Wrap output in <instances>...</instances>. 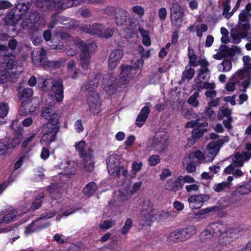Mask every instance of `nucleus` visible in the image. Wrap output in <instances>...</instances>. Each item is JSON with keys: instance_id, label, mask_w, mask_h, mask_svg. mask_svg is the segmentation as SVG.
Returning a JSON list of instances; mask_svg holds the SVG:
<instances>
[{"instance_id": "1", "label": "nucleus", "mask_w": 251, "mask_h": 251, "mask_svg": "<svg viewBox=\"0 0 251 251\" xmlns=\"http://www.w3.org/2000/svg\"><path fill=\"white\" fill-rule=\"evenodd\" d=\"M75 45L81 50L79 53L80 66L83 69L87 70L90 65V48H92L95 45H87L80 39L75 40Z\"/></svg>"}, {"instance_id": "2", "label": "nucleus", "mask_w": 251, "mask_h": 251, "mask_svg": "<svg viewBox=\"0 0 251 251\" xmlns=\"http://www.w3.org/2000/svg\"><path fill=\"white\" fill-rule=\"evenodd\" d=\"M59 129V123H47L42 128L41 142L49 145L54 141Z\"/></svg>"}, {"instance_id": "3", "label": "nucleus", "mask_w": 251, "mask_h": 251, "mask_svg": "<svg viewBox=\"0 0 251 251\" xmlns=\"http://www.w3.org/2000/svg\"><path fill=\"white\" fill-rule=\"evenodd\" d=\"M226 231V226L220 223L210 224L202 233V236L205 239H211L212 237H218L224 235Z\"/></svg>"}, {"instance_id": "4", "label": "nucleus", "mask_w": 251, "mask_h": 251, "mask_svg": "<svg viewBox=\"0 0 251 251\" xmlns=\"http://www.w3.org/2000/svg\"><path fill=\"white\" fill-rule=\"evenodd\" d=\"M171 18L174 20L173 23L177 27H180L182 23V18L184 15V10L177 3H173L170 7Z\"/></svg>"}, {"instance_id": "5", "label": "nucleus", "mask_w": 251, "mask_h": 251, "mask_svg": "<svg viewBox=\"0 0 251 251\" xmlns=\"http://www.w3.org/2000/svg\"><path fill=\"white\" fill-rule=\"evenodd\" d=\"M116 76L113 73L106 74L103 77V89L109 95L113 94L116 89Z\"/></svg>"}, {"instance_id": "6", "label": "nucleus", "mask_w": 251, "mask_h": 251, "mask_svg": "<svg viewBox=\"0 0 251 251\" xmlns=\"http://www.w3.org/2000/svg\"><path fill=\"white\" fill-rule=\"evenodd\" d=\"M167 139L168 135L166 133L163 132L156 133L152 141L153 148L158 151H163L168 145Z\"/></svg>"}, {"instance_id": "7", "label": "nucleus", "mask_w": 251, "mask_h": 251, "mask_svg": "<svg viewBox=\"0 0 251 251\" xmlns=\"http://www.w3.org/2000/svg\"><path fill=\"white\" fill-rule=\"evenodd\" d=\"M87 99L90 111L94 114H98L100 110V102L98 93L87 94Z\"/></svg>"}, {"instance_id": "8", "label": "nucleus", "mask_w": 251, "mask_h": 251, "mask_svg": "<svg viewBox=\"0 0 251 251\" xmlns=\"http://www.w3.org/2000/svg\"><path fill=\"white\" fill-rule=\"evenodd\" d=\"M35 1L39 7H43L45 5L50 9L54 8L56 10L67 8L66 4L60 0H35Z\"/></svg>"}, {"instance_id": "9", "label": "nucleus", "mask_w": 251, "mask_h": 251, "mask_svg": "<svg viewBox=\"0 0 251 251\" xmlns=\"http://www.w3.org/2000/svg\"><path fill=\"white\" fill-rule=\"evenodd\" d=\"M225 143L223 139H219L217 141L209 143L205 151V154L211 159H213L219 152L220 148Z\"/></svg>"}, {"instance_id": "10", "label": "nucleus", "mask_w": 251, "mask_h": 251, "mask_svg": "<svg viewBox=\"0 0 251 251\" xmlns=\"http://www.w3.org/2000/svg\"><path fill=\"white\" fill-rule=\"evenodd\" d=\"M120 75L119 82L120 86L126 85L135 74L136 69L131 66L123 68Z\"/></svg>"}, {"instance_id": "11", "label": "nucleus", "mask_w": 251, "mask_h": 251, "mask_svg": "<svg viewBox=\"0 0 251 251\" xmlns=\"http://www.w3.org/2000/svg\"><path fill=\"white\" fill-rule=\"evenodd\" d=\"M210 198L206 194H200L190 196L188 200L190 206L193 209H199L202 206L204 201H207Z\"/></svg>"}, {"instance_id": "12", "label": "nucleus", "mask_w": 251, "mask_h": 251, "mask_svg": "<svg viewBox=\"0 0 251 251\" xmlns=\"http://www.w3.org/2000/svg\"><path fill=\"white\" fill-rule=\"evenodd\" d=\"M41 116L46 120H48L47 123H59L60 116L57 111L49 107L43 108Z\"/></svg>"}, {"instance_id": "13", "label": "nucleus", "mask_w": 251, "mask_h": 251, "mask_svg": "<svg viewBox=\"0 0 251 251\" xmlns=\"http://www.w3.org/2000/svg\"><path fill=\"white\" fill-rule=\"evenodd\" d=\"M231 111L228 108H221L220 111L218 114V118L219 120H223V124L225 126L227 129L231 128V123L232 121V118L231 117Z\"/></svg>"}, {"instance_id": "14", "label": "nucleus", "mask_w": 251, "mask_h": 251, "mask_svg": "<svg viewBox=\"0 0 251 251\" xmlns=\"http://www.w3.org/2000/svg\"><path fill=\"white\" fill-rule=\"evenodd\" d=\"M124 52L122 50H116L111 52L108 58V67L111 69L115 68L123 56Z\"/></svg>"}, {"instance_id": "15", "label": "nucleus", "mask_w": 251, "mask_h": 251, "mask_svg": "<svg viewBox=\"0 0 251 251\" xmlns=\"http://www.w3.org/2000/svg\"><path fill=\"white\" fill-rule=\"evenodd\" d=\"M28 18L39 26L43 27L46 24V20L44 14L36 10H32L29 13Z\"/></svg>"}, {"instance_id": "16", "label": "nucleus", "mask_w": 251, "mask_h": 251, "mask_svg": "<svg viewBox=\"0 0 251 251\" xmlns=\"http://www.w3.org/2000/svg\"><path fill=\"white\" fill-rule=\"evenodd\" d=\"M51 90L54 92L56 101L60 102L63 98V82L61 79L54 80L51 86Z\"/></svg>"}, {"instance_id": "17", "label": "nucleus", "mask_w": 251, "mask_h": 251, "mask_svg": "<svg viewBox=\"0 0 251 251\" xmlns=\"http://www.w3.org/2000/svg\"><path fill=\"white\" fill-rule=\"evenodd\" d=\"M114 19L117 25H125L129 19L128 14L123 9L117 8L114 15Z\"/></svg>"}, {"instance_id": "18", "label": "nucleus", "mask_w": 251, "mask_h": 251, "mask_svg": "<svg viewBox=\"0 0 251 251\" xmlns=\"http://www.w3.org/2000/svg\"><path fill=\"white\" fill-rule=\"evenodd\" d=\"M251 157V152L250 151H243L240 153H235L233 158V163L236 166H242L244 161L249 160Z\"/></svg>"}, {"instance_id": "19", "label": "nucleus", "mask_w": 251, "mask_h": 251, "mask_svg": "<svg viewBox=\"0 0 251 251\" xmlns=\"http://www.w3.org/2000/svg\"><path fill=\"white\" fill-rule=\"evenodd\" d=\"M103 25L100 23H94L93 25H87L82 27V30L91 35H97L100 37Z\"/></svg>"}, {"instance_id": "20", "label": "nucleus", "mask_w": 251, "mask_h": 251, "mask_svg": "<svg viewBox=\"0 0 251 251\" xmlns=\"http://www.w3.org/2000/svg\"><path fill=\"white\" fill-rule=\"evenodd\" d=\"M143 209L141 210V215L143 220L147 222L150 221L153 214L152 206L149 201H145L143 203Z\"/></svg>"}, {"instance_id": "21", "label": "nucleus", "mask_w": 251, "mask_h": 251, "mask_svg": "<svg viewBox=\"0 0 251 251\" xmlns=\"http://www.w3.org/2000/svg\"><path fill=\"white\" fill-rule=\"evenodd\" d=\"M92 151L89 149L88 151L83 154V167L86 172H92L94 169V161Z\"/></svg>"}, {"instance_id": "22", "label": "nucleus", "mask_w": 251, "mask_h": 251, "mask_svg": "<svg viewBox=\"0 0 251 251\" xmlns=\"http://www.w3.org/2000/svg\"><path fill=\"white\" fill-rule=\"evenodd\" d=\"M20 140L19 139H15V138L8 139L7 143H0V152L1 154H4L6 151L9 149H14L15 147L20 144Z\"/></svg>"}, {"instance_id": "23", "label": "nucleus", "mask_w": 251, "mask_h": 251, "mask_svg": "<svg viewBox=\"0 0 251 251\" xmlns=\"http://www.w3.org/2000/svg\"><path fill=\"white\" fill-rule=\"evenodd\" d=\"M150 113L149 107L147 106L141 109L136 119V124L138 127H141L145 124Z\"/></svg>"}, {"instance_id": "24", "label": "nucleus", "mask_w": 251, "mask_h": 251, "mask_svg": "<svg viewBox=\"0 0 251 251\" xmlns=\"http://www.w3.org/2000/svg\"><path fill=\"white\" fill-rule=\"evenodd\" d=\"M35 107L32 108L31 101H23L19 107V113L20 116H26L34 111Z\"/></svg>"}, {"instance_id": "25", "label": "nucleus", "mask_w": 251, "mask_h": 251, "mask_svg": "<svg viewBox=\"0 0 251 251\" xmlns=\"http://www.w3.org/2000/svg\"><path fill=\"white\" fill-rule=\"evenodd\" d=\"M181 177H177L175 181L168 180L165 185L166 189L176 192L183 186V183L180 182Z\"/></svg>"}, {"instance_id": "26", "label": "nucleus", "mask_w": 251, "mask_h": 251, "mask_svg": "<svg viewBox=\"0 0 251 251\" xmlns=\"http://www.w3.org/2000/svg\"><path fill=\"white\" fill-rule=\"evenodd\" d=\"M20 19L19 13L13 9L5 16V22L8 25H15Z\"/></svg>"}, {"instance_id": "27", "label": "nucleus", "mask_w": 251, "mask_h": 251, "mask_svg": "<svg viewBox=\"0 0 251 251\" xmlns=\"http://www.w3.org/2000/svg\"><path fill=\"white\" fill-rule=\"evenodd\" d=\"M236 235L235 232H232L231 229L226 228V231L224 235H222L223 237L220 240V243L222 245H227L230 244L235 238Z\"/></svg>"}, {"instance_id": "28", "label": "nucleus", "mask_w": 251, "mask_h": 251, "mask_svg": "<svg viewBox=\"0 0 251 251\" xmlns=\"http://www.w3.org/2000/svg\"><path fill=\"white\" fill-rule=\"evenodd\" d=\"M4 67L5 69L8 70L12 69L16 65L15 56L13 53H8L4 56Z\"/></svg>"}, {"instance_id": "29", "label": "nucleus", "mask_w": 251, "mask_h": 251, "mask_svg": "<svg viewBox=\"0 0 251 251\" xmlns=\"http://www.w3.org/2000/svg\"><path fill=\"white\" fill-rule=\"evenodd\" d=\"M99 80L95 77L92 80L89 81L82 87V90L85 91L87 94L93 92H97L95 89L98 86Z\"/></svg>"}, {"instance_id": "30", "label": "nucleus", "mask_w": 251, "mask_h": 251, "mask_svg": "<svg viewBox=\"0 0 251 251\" xmlns=\"http://www.w3.org/2000/svg\"><path fill=\"white\" fill-rule=\"evenodd\" d=\"M181 237L183 241L189 239L196 233L193 226H189L184 228L179 229Z\"/></svg>"}, {"instance_id": "31", "label": "nucleus", "mask_w": 251, "mask_h": 251, "mask_svg": "<svg viewBox=\"0 0 251 251\" xmlns=\"http://www.w3.org/2000/svg\"><path fill=\"white\" fill-rule=\"evenodd\" d=\"M21 26L25 30H28L31 33H33L38 30L36 24L29 20L28 18L24 20L21 23Z\"/></svg>"}, {"instance_id": "32", "label": "nucleus", "mask_w": 251, "mask_h": 251, "mask_svg": "<svg viewBox=\"0 0 251 251\" xmlns=\"http://www.w3.org/2000/svg\"><path fill=\"white\" fill-rule=\"evenodd\" d=\"M201 64L202 68L199 70V73L197 77L195 79V82H197V81H201L202 79H205L206 74L209 72V71L207 68V66L209 64L208 62L205 60H202Z\"/></svg>"}, {"instance_id": "33", "label": "nucleus", "mask_w": 251, "mask_h": 251, "mask_svg": "<svg viewBox=\"0 0 251 251\" xmlns=\"http://www.w3.org/2000/svg\"><path fill=\"white\" fill-rule=\"evenodd\" d=\"M234 164H231L225 169L226 174H232L235 177H239L243 176L242 172Z\"/></svg>"}, {"instance_id": "34", "label": "nucleus", "mask_w": 251, "mask_h": 251, "mask_svg": "<svg viewBox=\"0 0 251 251\" xmlns=\"http://www.w3.org/2000/svg\"><path fill=\"white\" fill-rule=\"evenodd\" d=\"M48 190L54 199L59 197L60 194L63 191V189L58 184H52L48 187Z\"/></svg>"}, {"instance_id": "35", "label": "nucleus", "mask_w": 251, "mask_h": 251, "mask_svg": "<svg viewBox=\"0 0 251 251\" xmlns=\"http://www.w3.org/2000/svg\"><path fill=\"white\" fill-rule=\"evenodd\" d=\"M18 91L21 99H28L33 95V90L31 88L28 87L25 88L22 85L19 87Z\"/></svg>"}, {"instance_id": "36", "label": "nucleus", "mask_w": 251, "mask_h": 251, "mask_svg": "<svg viewBox=\"0 0 251 251\" xmlns=\"http://www.w3.org/2000/svg\"><path fill=\"white\" fill-rule=\"evenodd\" d=\"M75 172L76 168L74 163L70 162L65 167L64 171L60 173V174L66 176L67 177H69L71 176L75 175Z\"/></svg>"}, {"instance_id": "37", "label": "nucleus", "mask_w": 251, "mask_h": 251, "mask_svg": "<svg viewBox=\"0 0 251 251\" xmlns=\"http://www.w3.org/2000/svg\"><path fill=\"white\" fill-rule=\"evenodd\" d=\"M35 136V134H32L24 141L22 146V150L23 153L27 154L30 151L31 149V142L33 140Z\"/></svg>"}, {"instance_id": "38", "label": "nucleus", "mask_w": 251, "mask_h": 251, "mask_svg": "<svg viewBox=\"0 0 251 251\" xmlns=\"http://www.w3.org/2000/svg\"><path fill=\"white\" fill-rule=\"evenodd\" d=\"M167 241L171 243H178L182 242L179 229L170 233L167 236Z\"/></svg>"}, {"instance_id": "39", "label": "nucleus", "mask_w": 251, "mask_h": 251, "mask_svg": "<svg viewBox=\"0 0 251 251\" xmlns=\"http://www.w3.org/2000/svg\"><path fill=\"white\" fill-rule=\"evenodd\" d=\"M251 191V180L246 183L244 185L240 186L237 187L234 193L236 195H245Z\"/></svg>"}, {"instance_id": "40", "label": "nucleus", "mask_w": 251, "mask_h": 251, "mask_svg": "<svg viewBox=\"0 0 251 251\" xmlns=\"http://www.w3.org/2000/svg\"><path fill=\"white\" fill-rule=\"evenodd\" d=\"M114 28L108 25H103L100 37L105 38L111 37L114 32Z\"/></svg>"}, {"instance_id": "41", "label": "nucleus", "mask_w": 251, "mask_h": 251, "mask_svg": "<svg viewBox=\"0 0 251 251\" xmlns=\"http://www.w3.org/2000/svg\"><path fill=\"white\" fill-rule=\"evenodd\" d=\"M194 158L191 157H185L183 159V163L186 162V170L189 173H192L196 171V167L195 166L196 161L194 160Z\"/></svg>"}, {"instance_id": "42", "label": "nucleus", "mask_w": 251, "mask_h": 251, "mask_svg": "<svg viewBox=\"0 0 251 251\" xmlns=\"http://www.w3.org/2000/svg\"><path fill=\"white\" fill-rule=\"evenodd\" d=\"M120 165L107 164V168L109 174L118 177L120 176Z\"/></svg>"}, {"instance_id": "43", "label": "nucleus", "mask_w": 251, "mask_h": 251, "mask_svg": "<svg viewBox=\"0 0 251 251\" xmlns=\"http://www.w3.org/2000/svg\"><path fill=\"white\" fill-rule=\"evenodd\" d=\"M30 2H27V3H20L16 6L14 9L19 13L20 16L25 14L30 8Z\"/></svg>"}, {"instance_id": "44", "label": "nucleus", "mask_w": 251, "mask_h": 251, "mask_svg": "<svg viewBox=\"0 0 251 251\" xmlns=\"http://www.w3.org/2000/svg\"><path fill=\"white\" fill-rule=\"evenodd\" d=\"M97 190V184L94 182H91L85 186L83 191L84 195L90 196L94 194Z\"/></svg>"}, {"instance_id": "45", "label": "nucleus", "mask_w": 251, "mask_h": 251, "mask_svg": "<svg viewBox=\"0 0 251 251\" xmlns=\"http://www.w3.org/2000/svg\"><path fill=\"white\" fill-rule=\"evenodd\" d=\"M64 19L63 17L59 16L57 13H53L51 16V22L49 25V28H53L57 23L63 22Z\"/></svg>"}, {"instance_id": "46", "label": "nucleus", "mask_w": 251, "mask_h": 251, "mask_svg": "<svg viewBox=\"0 0 251 251\" xmlns=\"http://www.w3.org/2000/svg\"><path fill=\"white\" fill-rule=\"evenodd\" d=\"M229 2L230 0H225L223 3L224 7L223 15L227 19H229L233 15V12H229L230 9Z\"/></svg>"}, {"instance_id": "47", "label": "nucleus", "mask_w": 251, "mask_h": 251, "mask_svg": "<svg viewBox=\"0 0 251 251\" xmlns=\"http://www.w3.org/2000/svg\"><path fill=\"white\" fill-rule=\"evenodd\" d=\"M195 74V71L191 68H186L185 71L183 72L181 76V81H185V80H190L191 79Z\"/></svg>"}, {"instance_id": "48", "label": "nucleus", "mask_w": 251, "mask_h": 251, "mask_svg": "<svg viewBox=\"0 0 251 251\" xmlns=\"http://www.w3.org/2000/svg\"><path fill=\"white\" fill-rule=\"evenodd\" d=\"M199 97V92H195L193 95L191 96L187 100L188 103L194 107H197L199 105V101L198 99Z\"/></svg>"}, {"instance_id": "49", "label": "nucleus", "mask_w": 251, "mask_h": 251, "mask_svg": "<svg viewBox=\"0 0 251 251\" xmlns=\"http://www.w3.org/2000/svg\"><path fill=\"white\" fill-rule=\"evenodd\" d=\"M45 197L44 194H40L36 197L35 201L32 204L31 208L36 210L40 207L43 202V199Z\"/></svg>"}, {"instance_id": "50", "label": "nucleus", "mask_w": 251, "mask_h": 251, "mask_svg": "<svg viewBox=\"0 0 251 251\" xmlns=\"http://www.w3.org/2000/svg\"><path fill=\"white\" fill-rule=\"evenodd\" d=\"M232 68V64L230 60L225 59L220 64L219 70L222 72L229 71Z\"/></svg>"}, {"instance_id": "51", "label": "nucleus", "mask_w": 251, "mask_h": 251, "mask_svg": "<svg viewBox=\"0 0 251 251\" xmlns=\"http://www.w3.org/2000/svg\"><path fill=\"white\" fill-rule=\"evenodd\" d=\"M207 130L205 128H196L192 131V136L193 138L198 139L201 137Z\"/></svg>"}, {"instance_id": "52", "label": "nucleus", "mask_w": 251, "mask_h": 251, "mask_svg": "<svg viewBox=\"0 0 251 251\" xmlns=\"http://www.w3.org/2000/svg\"><path fill=\"white\" fill-rule=\"evenodd\" d=\"M245 73H251V62L245 64L244 68L237 72V75L240 78H243Z\"/></svg>"}, {"instance_id": "53", "label": "nucleus", "mask_w": 251, "mask_h": 251, "mask_svg": "<svg viewBox=\"0 0 251 251\" xmlns=\"http://www.w3.org/2000/svg\"><path fill=\"white\" fill-rule=\"evenodd\" d=\"M226 208V206L221 203L218 202L215 206H212L210 208H206L204 210L205 213H207L211 211H219L222 210Z\"/></svg>"}, {"instance_id": "54", "label": "nucleus", "mask_w": 251, "mask_h": 251, "mask_svg": "<svg viewBox=\"0 0 251 251\" xmlns=\"http://www.w3.org/2000/svg\"><path fill=\"white\" fill-rule=\"evenodd\" d=\"M227 187H229V183L226 182H223L215 184L213 187V189L216 192H220Z\"/></svg>"}, {"instance_id": "55", "label": "nucleus", "mask_w": 251, "mask_h": 251, "mask_svg": "<svg viewBox=\"0 0 251 251\" xmlns=\"http://www.w3.org/2000/svg\"><path fill=\"white\" fill-rule=\"evenodd\" d=\"M114 225L113 220H105L102 221L100 225V227L102 229L107 230L111 228Z\"/></svg>"}, {"instance_id": "56", "label": "nucleus", "mask_w": 251, "mask_h": 251, "mask_svg": "<svg viewBox=\"0 0 251 251\" xmlns=\"http://www.w3.org/2000/svg\"><path fill=\"white\" fill-rule=\"evenodd\" d=\"M107 164L120 165V161L119 157L116 155L113 154L110 155L106 159Z\"/></svg>"}, {"instance_id": "57", "label": "nucleus", "mask_w": 251, "mask_h": 251, "mask_svg": "<svg viewBox=\"0 0 251 251\" xmlns=\"http://www.w3.org/2000/svg\"><path fill=\"white\" fill-rule=\"evenodd\" d=\"M160 161V157L159 155L154 154L151 155L148 159L149 164L151 166H154L158 164Z\"/></svg>"}, {"instance_id": "58", "label": "nucleus", "mask_w": 251, "mask_h": 251, "mask_svg": "<svg viewBox=\"0 0 251 251\" xmlns=\"http://www.w3.org/2000/svg\"><path fill=\"white\" fill-rule=\"evenodd\" d=\"M18 45L17 41L14 38L9 39L8 42V48L9 50H11L12 51L16 50Z\"/></svg>"}, {"instance_id": "59", "label": "nucleus", "mask_w": 251, "mask_h": 251, "mask_svg": "<svg viewBox=\"0 0 251 251\" xmlns=\"http://www.w3.org/2000/svg\"><path fill=\"white\" fill-rule=\"evenodd\" d=\"M8 105L5 103H1L0 104V117L4 118L8 113Z\"/></svg>"}, {"instance_id": "60", "label": "nucleus", "mask_w": 251, "mask_h": 251, "mask_svg": "<svg viewBox=\"0 0 251 251\" xmlns=\"http://www.w3.org/2000/svg\"><path fill=\"white\" fill-rule=\"evenodd\" d=\"M132 221L130 219H127L126 221L124 226L122 228V233L123 234H126L128 232L129 229L131 227Z\"/></svg>"}, {"instance_id": "61", "label": "nucleus", "mask_w": 251, "mask_h": 251, "mask_svg": "<svg viewBox=\"0 0 251 251\" xmlns=\"http://www.w3.org/2000/svg\"><path fill=\"white\" fill-rule=\"evenodd\" d=\"M240 50V48L236 46H233L230 48H228V51L226 54L227 57L229 56L233 57L235 54L236 52H239Z\"/></svg>"}, {"instance_id": "62", "label": "nucleus", "mask_w": 251, "mask_h": 251, "mask_svg": "<svg viewBox=\"0 0 251 251\" xmlns=\"http://www.w3.org/2000/svg\"><path fill=\"white\" fill-rule=\"evenodd\" d=\"M85 146V141L83 140L80 141L79 143H77L75 145V148L76 150L79 151V154L81 156H82L83 155V151Z\"/></svg>"}, {"instance_id": "63", "label": "nucleus", "mask_w": 251, "mask_h": 251, "mask_svg": "<svg viewBox=\"0 0 251 251\" xmlns=\"http://www.w3.org/2000/svg\"><path fill=\"white\" fill-rule=\"evenodd\" d=\"M15 217L16 215L14 213H9L3 217V221L6 223H9Z\"/></svg>"}, {"instance_id": "64", "label": "nucleus", "mask_w": 251, "mask_h": 251, "mask_svg": "<svg viewBox=\"0 0 251 251\" xmlns=\"http://www.w3.org/2000/svg\"><path fill=\"white\" fill-rule=\"evenodd\" d=\"M132 11L139 16L144 15L145 10L143 7L140 6L136 5L132 7Z\"/></svg>"}]
</instances>
